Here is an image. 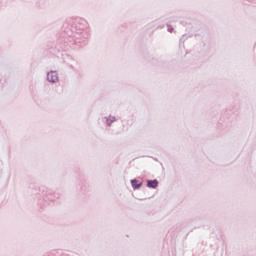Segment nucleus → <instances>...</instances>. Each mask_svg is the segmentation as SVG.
<instances>
[{
	"mask_svg": "<svg viewBox=\"0 0 256 256\" xmlns=\"http://www.w3.org/2000/svg\"><path fill=\"white\" fill-rule=\"evenodd\" d=\"M46 80L48 81V83H54V84L59 83V72L55 70H50L47 73Z\"/></svg>",
	"mask_w": 256,
	"mask_h": 256,
	"instance_id": "1",
	"label": "nucleus"
},
{
	"mask_svg": "<svg viewBox=\"0 0 256 256\" xmlns=\"http://www.w3.org/2000/svg\"><path fill=\"white\" fill-rule=\"evenodd\" d=\"M131 185H132V188L134 189V191H137V189H141V187L143 186V183H141L137 179H133V180H131Z\"/></svg>",
	"mask_w": 256,
	"mask_h": 256,
	"instance_id": "2",
	"label": "nucleus"
},
{
	"mask_svg": "<svg viewBox=\"0 0 256 256\" xmlns=\"http://www.w3.org/2000/svg\"><path fill=\"white\" fill-rule=\"evenodd\" d=\"M158 186H159V181H157V180H148L147 181V187H149V189H157Z\"/></svg>",
	"mask_w": 256,
	"mask_h": 256,
	"instance_id": "3",
	"label": "nucleus"
},
{
	"mask_svg": "<svg viewBox=\"0 0 256 256\" xmlns=\"http://www.w3.org/2000/svg\"><path fill=\"white\" fill-rule=\"evenodd\" d=\"M106 119V124L108 125V127H111V125H113V123H115V121H117V118L115 116H109V117H105Z\"/></svg>",
	"mask_w": 256,
	"mask_h": 256,
	"instance_id": "4",
	"label": "nucleus"
},
{
	"mask_svg": "<svg viewBox=\"0 0 256 256\" xmlns=\"http://www.w3.org/2000/svg\"><path fill=\"white\" fill-rule=\"evenodd\" d=\"M168 32H169V33H173V28H172V26H168Z\"/></svg>",
	"mask_w": 256,
	"mask_h": 256,
	"instance_id": "5",
	"label": "nucleus"
}]
</instances>
